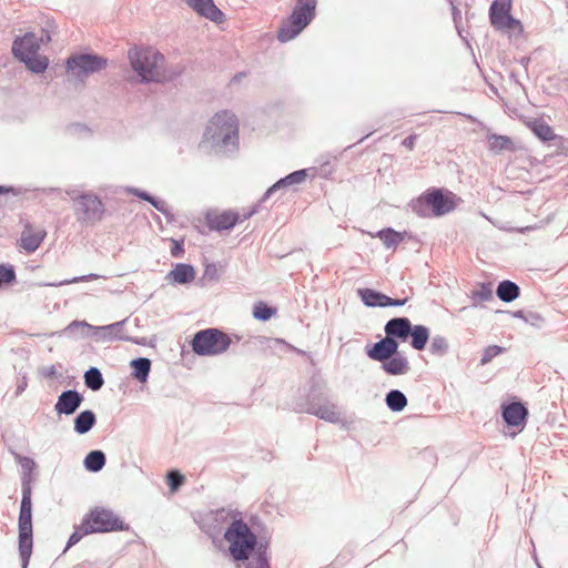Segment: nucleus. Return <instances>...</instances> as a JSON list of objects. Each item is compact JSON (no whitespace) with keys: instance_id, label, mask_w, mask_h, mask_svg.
<instances>
[{"instance_id":"1","label":"nucleus","mask_w":568,"mask_h":568,"mask_svg":"<svg viewBox=\"0 0 568 568\" xmlns=\"http://www.w3.org/2000/svg\"><path fill=\"white\" fill-rule=\"evenodd\" d=\"M230 556L235 561L248 560L246 568H270L267 541H258L257 536L242 518H234L224 531Z\"/></svg>"},{"instance_id":"2","label":"nucleus","mask_w":568,"mask_h":568,"mask_svg":"<svg viewBox=\"0 0 568 568\" xmlns=\"http://www.w3.org/2000/svg\"><path fill=\"white\" fill-rule=\"evenodd\" d=\"M204 140L221 151H233L239 143V122L230 111L216 113L209 122Z\"/></svg>"},{"instance_id":"3","label":"nucleus","mask_w":568,"mask_h":568,"mask_svg":"<svg viewBox=\"0 0 568 568\" xmlns=\"http://www.w3.org/2000/svg\"><path fill=\"white\" fill-rule=\"evenodd\" d=\"M128 59L132 70L136 72L142 83H159L168 79L163 71L165 58L159 51L151 48L134 47L128 51Z\"/></svg>"},{"instance_id":"4","label":"nucleus","mask_w":568,"mask_h":568,"mask_svg":"<svg viewBox=\"0 0 568 568\" xmlns=\"http://www.w3.org/2000/svg\"><path fill=\"white\" fill-rule=\"evenodd\" d=\"M18 531L22 568H28L33 548L31 488L28 478L23 480V499L20 503Z\"/></svg>"},{"instance_id":"5","label":"nucleus","mask_w":568,"mask_h":568,"mask_svg":"<svg viewBox=\"0 0 568 568\" xmlns=\"http://www.w3.org/2000/svg\"><path fill=\"white\" fill-rule=\"evenodd\" d=\"M317 0H297L291 16L277 31V39L287 42L296 38L315 18Z\"/></svg>"},{"instance_id":"6","label":"nucleus","mask_w":568,"mask_h":568,"mask_svg":"<svg viewBox=\"0 0 568 568\" xmlns=\"http://www.w3.org/2000/svg\"><path fill=\"white\" fill-rule=\"evenodd\" d=\"M231 344V337L215 327L196 332L191 341L192 351L199 356L221 355L229 349Z\"/></svg>"},{"instance_id":"7","label":"nucleus","mask_w":568,"mask_h":568,"mask_svg":"<svg viewBox=\"0 0 568 568\" xmlns=\"http://www.w3.org/2000/svg\"><path fill=\"white\" fill-rule=\"evenodd\" d=\"M454 209L450 197L440 189H432L413 201L412 210L420 217L442 216Z\"/></svg>"},{"instance_id":"8","label":"nucleus","mask_w":568,"mask_h":568,"mask_svg":"<svg viewBox=\"0 0 568 568\" xmlns=\"http://www.w3.org/2000/svg\"><path fill=\"white\" fill-rule=\"evenodd\" d=\"M108 59L94 53H73L65 61L67 72L74 79L84 81L91 74L105 69Z\"/></svg>"},{"instance_id":"9","label":"nucleus","mask_w":568,"mask_h":568,"mask_svg":"<svg viewBox=\"0 0 568 568\" xmlns=\"http://www.w3.org/2000/svg\"><path fill=\"white\" fill-rule=\"evenodd\" d=\"M83 524L90 527L92 534L125 531L129 525L116 516L111 509L94 507L83 516Z\"/></svg>"},{"instance_id":"10","label":"nucleus","mask_w":568,"mask_h":568,"mask_svg":"<svg viewBox=\"0 0 568 568\" xmlns=\"http://www.w3.org/2000/svg\"><path fill=\"white\" fill-rule=\"evenodd\" d=\"M77 221L85 225H94L103 217L105 207L100 197L93 193H81L72 196Z\"/></svg>"},{"instance_id":"11","label":"nucleus","mask_w":568,"mask_h":568,"mask_svg":"<svg viewBox=\"0 0 568 568\" xmlns=\"http://www.w3.org/2000/svg\"><path fill=\"white\" fill-rule=\"evenodd\" d=\"M126 321L128 318H124L109 325L93 326L85 321L75 320L63 329V333L74 334L77 328L92 329V337H94L98 342L129 341L130 338L128 336L121 335L122 328Z\"/></svg>"},{"instance_id":"12","label":"nucleus","mask_w":568,"mask_h":568,"mask_svg":"<svg viewBox=\"0 0 568 568\" xmlns=\"http://www.w3.org/2000/svg\"><path fill=\"white\" fill-rule=\"evenodd\" d=\"M510 0H494L489 8V20L497 30H514L521 28L519 20L510 14Z\"/></svg>"},{"instance_id":"13","label":"nucleus","mask_w":568,"mask_h":568,"mask_svg":"<svg viewBox=\"0 0 568 568\" xmlns=\"http://www.w3.org/2000/svg\"><path fill=\"white\" fill-rule=\"evenodd\" d=\"M501 417L508 427L523 429L528 417L527 407L520 402L503 403L500 406Z\"/></svg>"},{"instance_id":"14","label":"nucleus","mask_w":568,"mask_h":568,"mask_svg":"<svg viewBox=\"0 0 568 568\" xmlns=\"http://www.w3.org/2000/svg\"><path fill=\"white\" fill-rule=\"evenodd\" d=\"M399 342L393 338L392 335H386L381 341L372 344L366 348V355L376 362L388 359L393 355L400 353L398 351Z\"/></svg>"},{"instance_id":"15","label":"nucleus","mask_w":568,"mask_h":568,"mask_svg":"<svg viewBox=\"0 0 568 568\" xmlns=\"http://www.w3.org/2000/svg\"><path fill=\"white\" fill-rule=\"evenodd\" d=\"M83 395L77 389L63 390L54 405V409L59 415H72L83 403Z\"/></svg>"},{"instance_id":"16","label":"nucleus","mask_w":568,"mask_h":568,"mask_svg":"<svg viewBox=\"0 0 568 568\" xmlns=\"http://www.w3.org/2000/svg\"><path fill=\"white\" fill-rule=\"evenodd\" d=\"M305 412L329 423H338L341 419V414L335 404H318L315 402L313 396L308 397L307 408Z\"/></svg>"},{"instance_id":"17","label":"nucleus","mask_w":568,"mask_h":568,"mask_svg":"<svg viewBox=\"0 0 568 568\" xmlns=\"http://www.w3.org/2000/svg\"><path fill=\"white\" fill-rule=\"evenodd\" d=\"M413 324L408 317H393L386 322L384 332L392 335L397 342H406L412 334Z\"/></svg>"},{"instance_id":"18","label":"nucleus","mask_w":568,"mask_h":568,"mask_svg":"<svg viewBox=\"0 0 568 568\" xmlns=\"http://www.w3.org/2000/svg\"><path fill=\"white\" fill-rule=\"evenodd\" d=\"M186 4L199 16L212 22L221 23L225 19L224 13L215 6L213 0H189Z\"/></svg>"},{"instance_id":"19","label":"nucleus","mask_w":568,"mask_h":568,"mask_svg":"<svg viewBox=\"0 0 568 568\" xmlns=\"http://www.w3.org/2000/svg\"><path fill=\"white\" fill-rule=\"evenodd\" d=\"M307 178V170H296L286 176L276 181L272 186H270L264 193L262 201H266L272 195H274L277 191L286 190L290 186L302 184Z\"/></svg>"},{"instance_id":"20","label":"nucleus","mask_w":568,"mask_h":568,"mask_svg":"<svg viewBox=\"0 0 568 568\" xmlns=\"http://www.w3.org/2000/svg\"><path fill=\"white\" fill-rule=\"evenodd\" d=\"M39 49V39L32 32H27L23 37L14 39L12 43V53L18 59L27 54H37Z\"/></svg>"},{"instance_id":"21","label":"nucleus","mask_w":568,"mask_h":568,"mask_svg":"<svg viewBox=\"0 0 568 568\" xmlns=\"http://www.w3.org/2000/svg\"><path fill=\"white\" fill-rule=\"evenodd\" d=\"M206 221L211 230L226 231L233 229L240 222V213L227 210L215 215H207Z\"/></svg>"},{"instance_id":"22","label":"nucleus","mask_w":568,"mask_h":568,"mask_svg":"<svg viewBox=\"0 0 568 568\" xmlns=\"http://www.w3.org/2000/svg\"><path fill=\"white\" fill-rule=\"evenodd\" d=\"M379 363H382V369L392 376L405 375L410 369L408 358L402 352Z\"/></svg>"},{"instance_id":"23","label":"nucleus","mask_w":568,"mask_h":568,"mask_svg":"<svg viewBox=\"0 0 568 568\" xmlns=\"http://www.w3.org/2000/svg\"><path fill=\"white\" fill-rule=\"evenodd\" d=\"M165 278L175 284H189L195 278V270L191 264L176 263Z\"/></svg>"},{"instance_id":"24","label":"nucleus","mask_w":568,"mask_h":568,"mask_svg":"<svg viewBox=\"0 0 568 568\" xmlns=\"http://www.w3.org/2000/svg\"><path fill=\"white\" fill-rule=\"evenodd\" d=\"M530 131L542 142L558 141L564 143V139L555 134L552 128L548 125L544 120L534 119L527 123Z\"/></svg>"},{"instance_id":"25","label":"nucleus","mask_w":568,"mask_h":568,"mask_svg":"<svg viewBox=\"0 0 568 568\" xmlns=\"http://www.w3.org/2000/svg\"><path fill=\"white\" fill-rule=\"evenodd\" d=\"M152 362L148 357L133 358L130 362L131 376L140 383H146L150 376Z\"/></svg>"},{"instance_id":"26","label":"nucleus","mask_w":568,"mask_h":568,"mask_svg":"<svg viewBox=\"0 0 568 568\" xmlns=\"http://www.w3.org/2000/svg\"><path fill=\"white\" fill-rule=\"evenodd\" d=\"M73 429L78 435L89 433L97 423V416L93 410L84 409L80 412L74 418Z\"/></svg>"},{"instance_id":"27","label":"nucleus","mask_w":568,"mask_h":568,"mask_svg":"<svg viewBox=\"0 0 568 568\" xmlns=\"http://www.w3.org/2000/svg\"><path fill=\"white\" fill-rule=\"evenodd\" d=\"M496 295L501 302L511 303L519 297L520 288L515 282L504 280L499 282L496 288Z\"/></svg>"},{"instance_id":"28","label":"nucleus","mask_w":568,"mask_h":568,"mask_svg":"<svg viewBox=\"0 0 568 568\" xmlns=\"http://www.w3.org/2000/svg\"><path fill=\"white\" fill-rule=\"evenodd\" d=\"M358 296L362 303L367 307H386L385 302L387 295L382 292L373 288H359Z\"/></svg>"},{"instance_id":"29","label":"nucleus","mask_w":568,"mask_h":568,"mask_svg":"<svg viewBox=\"0 0 568 568\" xmlns=\"http://www.w3.org/2000/svg\"><path fill=\"white\" fill-rule=\"evenodd\" d=\"M405 235L406 232L400 233L392 227H385L379 230L375 236L382 241L386 248H395L399 243L404 241Z\"/></svg>"},{"instance_id":"30","label":"nucleus","mask_w":568,"mask_h":568,"mask_svg":"<svg viewBox=\"0 0 568 568\" xmlns=\"http://www.w3.org/2000/svg\"><path fill=\"white\" fill-rule=\"evenodd\" d=\"M105 454L100 449L89 452L83 460L84 468L91 473H98L102 470L105 466Z\"/></svg>"},{"instance_id":"31","label":"nucleus","mask_w":568,"mask_h":568,"mask_svg":"<svg viewBox=\"0 0 568 568\" xmlns=\"http://www.w3.org/2000/svg\"><path fill=\"white\" fill-rule=\"evenodd\" d=\"M429 334V328L425 325H413L412 334H409L412 347L416 351H423L428 343Z\"/></svg>"},{"instance_id":"32","label":"nucleus","mask_w":568,"mask_h":568,"mask_svg":"<svg viewBox=\"0 0 568 568\" xmlns=\"http://www.w3.org/2000/svg\"><path fill=\"white\" fill-rule=\"evenodd\" d=\"M385 403L389 410L399 413L407 406V397L399 389H390L385 396Z\"/></svg>"},{"instance_id":"33","label":"nucleus","mask_w":568,"mask_h":568,"mask_svg":"<svg viewBox=\"0 0 568 568\" xmlns=\"http://www.w3.org/2000/svg\"><path fill=\"white\" fill-rule=\"evenodd\" d=\"M24 65L33 73H43L49 65V60L47 57H40L37 54H27L19 59Z\"/></svg>"},{"instance_id":"34","label":"nucleus","mask_w":568,"mask_h":568,"mask_svg":"<svg viewBox=\"0 0 568 568\" xmlns=\"http://www.w3.org/2000/svg\"><path fill=\"white\" fill-rule=\"evenodd\" d=\"M83 378L84 385L93 392L100 390L104 385V378L101 371L94 366H91L84 372Z\"/></svg>"},{"instance_id":"35","label":"nucleus","mask_w":568,"mask_h":568,"mask_svg":"<svg viewBox=\"0 0 568 568\" xmlns=\"http://www.w3.org/2000/svg\"><path fill=\"white\" fill-rule=\"evenodd\" d=\"M489 150L496 154L505 151V150H513L514 143L511 139L507 135H499L491 133L487 136Z\"/></svg>"},{"instance_id":"36","label":"nucleus","mask_w":568,"mask_h":568,"mask_svg":"<svg viewBox=\"0 0 568 568\" xmlns=\"http://www.w3.org/2000/svg\"><path fill=\"white\" fill-rule=\"evenodd\" d=\"M45 233L44 232H37L31 233L29 231H23L21 235V246L28 252L32 253L36 252L39 246L41 245Z\"/></svg>"},{"instance_id":"37","label":"nucleus","mask_w":568,"mask_h":568,"mask_svg":"<svg viewBox=\"0 0 568 568\" xmlns=\"http://www.w3.org/2000/svg\"><path fill=\"white\" fill-rule=\"evenodd\" d=\"M90 527L83 524V520L81 524L77 527H74L73 532L70 535L67 546L63 550V554L67 552L68 549L77 545L84 536L91 535L92 531H89Z\"/></svg>"},{"instance_id":"38","label":"nucleus","mask_w":568,"mask_h":568,"mask_svg":"<svg viewBox=\"0 0 568 568\" xmlns=\"http://www.w3.org/2000/svg\"><path fill=\"white\" fill-rule=\"evenodd\" d=\"M449 344L446 337L442 335H435L432 338L429 352L436 356H444L448 353Z\"/></svg>"},{"instance_id":"39","label":"nucleus","mask_w":568,"mask_h":568,"mask_svg":"<svg viewBox=\"0 0 568 568\" xmlns=\"http://www.w3.org/2000/svg\"><path fill=\"white\" fill-rule=\"evenodd\" d=\"M275 313L276 310L264 302H257L253 307V317L262 322L268 321Z\"/></svg>"},{"instance_id":"40","label":"nucleus","mask_w":568,"mask_h":568,"mask_svg":"<svg viewBox=\"0 0 568 568\" xmlns=\"http://www.w3.org/2000/svg\"><path fill=\"white\" fill-rule=\"evenodd\" d=\"M471 300L477 302H487L493 300V290L490 283H480L477 290L471 292Z\"/></svg>"},{"instance_id":"41","label":"nucleus","mask_w":568,"mask_h":568,"mask_svg":"<svg viewBox=\"0 0 568 568\" xmlns=\"http://www.w3.org/2000/svg\"><path fill=\"white\" fill-rule=\"evenodd\" d=\"M17 275L13 265L0 264V288L16 282Z\"/></svg>"},{"instance_id":"42","label":"nucleus","mask_w":568,"mask_h":568,"mask_svg":"<svg viewBox=\"0 0 568 568\" xmlns=\"http://www.w3.org/2000/svg\"><path fill=\"white\" fill-rule=\"evenodd\" d=\"M506 352L505 347L498 346V345H489L487 346L481 355L480 358V365L485 366L488 363H490L496 356L503 354Z\"/></svg>"},{"instance_id":"43","label":"nucleus","mask_w":568,"mask_h":568,"mask_svg":"<svg viewBox=\"0 0 568 568\" xmlns=\"http://www.w3.org/2000/svg\"><path fill=\"white\" fill-rule=\"evenodd\" d=\"M185 477L176 469H171L166 474V481L171 491H176L183 484Z\"/></svg>"},{"instance_id":"44","label":"nucleus","mask_w":568,"mask_h":568,"mask_svg":"<svg viewBox=\"0 0 568 568\" xmlns=\"http://www.w3.org/2000/svg\"><path fill=\"white\" fill-rule=\"evenodd\" d=\"M18 458H19L20 465H21V467L23 469V475L21 477V488L23 489V480H24V478L29 479V486H31L30 473L36 467V464H34L33 459H31L29 457H20V456H18ZM30 488L32 489V487H30ZM22 499H23V497L21 498V500Z\"/></svg>"},{"instance_id":"45","label":"nucleus","mask_w":568,"mask_h":568,"mask_svg":"<svg viewBox=\"0 0 568 568\" xmlns=\"http://www.w3.org/2000/svg\"><path fill=\"white\" fill-rule=\"evenodd\" d=\"M99 276L97 274H89V275H82V276L73 277L71 280H64V281H61L59 283H47L45 285L47 286H61V285L71 284V283L84 282V281H88V280H95Z\"/></svg>"},{"instance_id":"46","label":"nucleus","mask_w":568,"mask_h":568,"mask_svg":"<svg viewBox=\"0 0 568 568\" xmlns=\"http://www.w3.org/2000/svg\"><path fill=\"white\" fill-rule=\"evenodd\" d=\"M525 322L539 327L540 324L544 323V318L538 313L529 312L525 317Z\"/></svg>"},{"instance_id":"47","label":"nucleus","mask_w":568,"mask_h":568,"mask_svg":"<svg viewBox=\"0 0 568 568\" xmlns=\"http://www.w3.org/2000/svg\"><path fill=\"white\" fill-rule=\"evenodd\" d=\"M219 275H217V268L215 266V264H207L205 266V270H204V273H203V278H207L210 281H215L217 280Z\"/></svg>"},{"instance_id":"48","label":"nucleus","mask_w":568,"mask_h":568,"mask_svg":"<svg viewBox=\"0 0 568 568\" xmlns=\"http://www.w3.org/2000/svg\"><path fill=\"white\" fill-rule=\"evenodd\" d=\"M183 253H184L183 242L172 240L171 255L173 257L179 258L182 256Z\"/></svg>"},{"instance_id":"49","label":"nucleus","mask_w":568,"mask_h":568,"mask_svg":"<svg viewBox=\"0 0 568 568\" xmlns=\"http://www.w3.org/2000/svg\"><path fill=\"white\" fill-rule=\"evenodd\" d=\"M126 193L135 195L146 202L150 201V199H152V195L150 193L136 187H126Z\"/></svg>"},{"instance_id":"50","label":"nucleus","mask_w":568,"mask_h":568,"mask_svg":"<svg viewBox=\"0 0 568 568\" xmlns=\"http://www.w3.org/2000/svg\"><path fill=\"white\" fill-rule=\"evenodd\" d=\"M154 209H156L159 212L163 213V214H166V204L164 201L162 200H159L156 197H154L152 195V199H150V201H148Z\"/></svg>"},{"instance_id":"51","label":"nucleus","mask_w":568,"mask_h":568,"mask_svg":"<svg viewBox=\"0 0 568 568\" xmlns=\"http://www.w3.org/2000/svg\"><path fill=\"white\" fill-rule=\"evenodd\" d=\"M40 373L45 378H53L58 374L54 365H49V366L42 367Z\"/></svg>"},{"instance_id":"52","label":"nucleus","mask_w":568,"mask_h":568,"mask_svg":"<svg viewBox=\"0 0 568 568\" xmlns=\"http://www.w3.org/2000/svg\"><path fill=\"white\" fill-rule=\"evenodd\" d=\"M408 298H392L389 296L386 297V307L388 306H403L407 303Z\"/></svg>"},{"instance_id":"53","label":"nucleus","mask_w":568,"mask_h":568,"mask_svg":"<svg viewBox=\"0 0 568 568\" xmlns=\"http://www.w3.org/2000/svg\"><path fill=\"white\" fill-rule=\"evenodd\" d=\"M417 138V134H410L403 140L402 145L407 148L408 150H413L415 148Z\"/></svg>"},{"instance_id":"54","label":"nucleus","mask_w":568,"mask_h":568,"mask_svg":"<svg viewBox=\"0 0 568 568\" xmlns=\"http://www.w3.org/2000/svg\"><path fill=\"white\" fill-rule=\"evenodd\" d=\"M67 335L68 336H74V337H78V338H85V337L92 336V329L77 328L74 331V334H67Z\"/></svg>"},{"instance_id":"55","label":"nucleus","mask_w":568,"mask_h":568,"mask_svg":"<svg viewBox=\"0 0 568 568\" xmlns=\"http://www.w3.org/2000/svg\"><path fill=\"white\" fill-rule=\"evenodd\" d=\"M257 212V205L252 206L247 211H245L242 215L240 214V222L248 220Z\"/></svg>"},{"instance_id":"56","label":"nucleus","mask_w":568,"mask_h":568,"mask_svg":"<svg viewBox=\"0 0 568 568\" xmlns=\"http://www.w3.org/2000/svg\"><path fill=\"white\" fill-rule=\"evenodd\" d=\"M50 40H51L50 33L47 30L42 29V34L39 39V43L40 42H49Z\"/></svg>"},{"instance_id":"57","label":"nucleus","mask_w":568,"mask_h":568,"mask_svg":"<svg viewBox=\"0 0 568 568\" xmlns=\"http://www.w3.org/2000/svg\"><path fill=\"white\" fill-rule=\"evenodd\" d=\"M526 315H527V314H526L524 311H521V310L516 311V312H514V313H513V316H514V317H516V318H521V320H524V321H525Z\"/></svg>"},{"instance_id":"58","label":"nucleus","mask_w":568,"mask_h":568,"mask_svg":"<svg viewBox=\"0 0 568 568\" xmlns=\"http://www.w3.org/2000/svg\"><path fill=\"white\" fill-rule=\"evenodd\" d=\"M9 192H13V187H7V186H3V185H0V195L7 194Z\"/></svg>"},{"instance_id":"59","label":"nucleus","mask_w":568,"mask_h":568,"mask_svg":"<svg viewBox=\"0 0 568 568\" xmlns=\"http://www.w3.org/2000/svg\"><path fill=\"white\" fill-rule=\"evenodd\" d=\"M68 195L72 199V196H78V195H81V193H79L78 191H68L67 192Z\"/></svg>"},{"instance_id":"60","label":"nucleus","mask_w":568,"mask_h":568,"mask_svg":"<svg viewBox=\"0 0 568 568\" xmlns=\"http://www.w3.org/2000/svg\"><path fill=\"white\" fill-rule=\"evenodd\" d=\"M23 389H24V386H23V385H20V386H18V388H17V393L19 394V393H20V392H22Z\"/></svg>"},{"instance_id":"61","label":"nucleus","mask_w":568,"mask_h":568,"mask_svg":"<svg viewBox=\"0 0 568 568\" xmlns=\"http://www.w3.org/2000/svg\"><path fill=\"white\" fill-rule=\"evenodd\" d=\"M243 75H244L243 73H239V74H236V75L234 77V80H236L237 78L243 77Z\"/></svg>"},{"instance_id":"62","label":"nucleus","mask_w":568,"mask_h":568,"mask_svg":"<svg viewBox=\"0 0 568 568\" xmlns=\"http://www.w3.org/2000/svg\"><path fill=\"white\" fill-rule=\"evenodd\" d=\"M453 10H454L453 11L454 19H456V9H455V7H453Z\"/></svg>"},{"instance_id":"63","label":"nucleus","mask_w":568,"mask_h":568,"mask_svg":"<svg viewBox=\"0 0 568 568\" xmlns=\"http://www.w3.org/2000/svg\"><path fill=\"white\" fill-rule=\"evenodd\" d=\"M223 513H224V510L220 511V513L217 514V516L220 515L221 517H223Z\"/></svg>"},{"instance_id":"64","label":"nucleus","mask_w":568,"mask_h":568,"mask_svg":"<svg viewBox=\"0 0 568 568\" xmlns=\"http://www.w3.org/2000/svg\"><path fill=\"white\" fill-rule=\"evenodd\" d=\"M184 1H185V3L189 2V0H184Z\"/></svg>"}]
</instances>
